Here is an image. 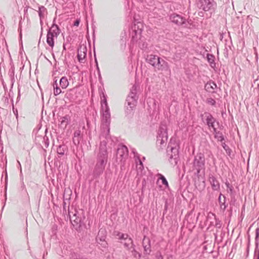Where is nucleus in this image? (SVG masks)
Instances as JSON below:
<instances>
[{"label": "nucleus", "mask_w": 259, "mask_h": 259, "mask_svg": "<svg viewBox=\"0 0 259 259\" xmlns=\"http://www.w3.org/2000/svg\"><path fill=\"white\" fill-rule=\"evenodd\" d=\"M107 142L105 140L101 141L99 152L97 156L96 163L93 171V179H97L103 174L108 160L107 150Z\"/></svg>", "instance_id": "f257e3e1"}, {"label": "nucleus", "mask_w": 259, "mask_h": 259, "mask_svg": "<svg viewBox=\"0 0 259 259\" xmlns=\"http://www.w3.org/2000/svg\"><path fill=\"white\" fill-rule=\"evenodd\" d=\"M102 113V133L100 136V139L102 141L105 140L107 143L109 139H110V124L111 122L110 113L109 108L107 104V100L105 99L103 103L102 104V108L103 110Z\"/></svg>", "instance_id": "f03ea898"}, {"label": "nucleus", "mask_w": 259, "mask_h": 259, "mask_svg": "<svg viewBox=\"0 0 259 259\" xmlns=\"http://www.w3.org/2000/svg\"><path fill=\"white\" fill-rule=\"evenodd\" d=\"M137 87L133 85L130 90V93L126 98L125 102V113L128 118H131L134 113V110L137 103Z\"/></svg>", "instance_id": "7ed1b4c3"}, {"label": "nucleus", "mask_w": 259, "mask_h": 259, "mask_svg": "<svg viewBox=\"0 0 259 259\" xmlns=\"http://www.w3.org/2000/svg\"><path fill=\"white\" fill-rule=\"evenodd\" d=\"M172 138L167 148V156L169 157V161L171 164L177 165L179 161V146L176 143H172Z\"/></svg>", "instance_id": "20e7f679"}, {"label": "nucleus", "mask_w": 259, "mask_h": 259, "mask_svg": "<svg viewBox=\"0 0 259 259\" xmlns=\"http://www.w3.org/2000/svg\"><path fill=\"white\" fill-rule=\"evenodd\" d=\"M168 139L167 128L165 124L161 123L158 130L156 145L160 149L165 147Z\"/></svg>", "instance_id": "39448f33"}, {"label": "nucleus", "mask_w": 259, "mask_h": 259, "mask_svg": "<svg viewBox=\"0 0 259 259\" xmlns=\"http://www.w3.org/2000/svg\"><path fill=\"white\" fill-rule=\"evenodd\" d=\"M196 170L195 174L201 175L204 171V157L201 154L197 155L195 157L193 161V169Z\"/></svg>", "instance_id": "423d86ee"}, {"label": "nucleus", "mask_w": 259, "mask_h": 259, "mask_svg": "<svg viewBox=\"0 0 259 259\" xmlns=\"http://www.w3.org/2000/svg\"><path fill=\"white\" fill-rule=\"evenodd\" d=\"M78 212L74 213L72 216V218H74V220L71 219V223L73 225L74 229L77 231H80L82 229L83 227H85V224L84 222L85 220V217L83 216L82 218L79 217Z\"/></svg>", "instance_id": "0eeeda50"}, {"label": "nucleus", "mask_w": 259, "mask_h": 259, "mask_svg": "<svg viewBox=\"0 0 259 259\" xmlns=\"http://www.w3.org/2000/svg\"><path fill=\"white\" fill-rule=\"evenodd\" d=\"M156 71L170 73L169 65L166 61L161 57L157 59L156 65L154 67Z\"/></svg>", "instance_id": "6e6552de"}, {"label": "nucleus", "mask_w": 259, "mask_h": 259, "mask_svg": "<svg viewBox=\"0 0 259 259\" xmlns=\"http://www.w3.org/2000/svg\"><path fill=\"white\" fill-rule=\"evenodd\" d=\"M170 21L177 25L181 26L186 24V19L185 17L177 13H173L169 16Z\"/></svg>", "instance_id": "1a4fd4ad"}, {"label": "nucleus", "mask_w": 259, "mask_h": 259, "mask_svg": "<svg viewBox=\"0 0 259 259\" xmlns=\"http://www.w3.org/2000/svg\"><path fill=\"white\" fill-rule=\"evenodd\" d=\"M128 153L127 148L125 145H120L117 149L116 158L121 161L127 157Z\"/></svg>", "instance_id": "9d476101"}, {"label": "nucleus", "mask_w": 259, "mask_h": 259, "mask_svg": "<svg viewBox=\"0 0 259 259\" xmlns=\"http://www.w3.org/2000/svg\"><path fill=\"white\" fill-rule=\"evenodd\" d=\"M142 30L139 29V26L135 25L132 28V32L130 33L132 35V40L133 42L137 41L138 39H140Z\"/></svg>", "instance_id": "9b49d317"}, {"label": "nucleus", "mask_w": 259, "mask_h": 259, "mask_svg": "<svg viewBox=\"0 0 259 259\" xmlns=\"http://www.w3.org/2000/svg\"><path fill=\"white\" fill-rule=\"evenodd\" d=\"M197 7L204 11H208L210 9V0H199L197 3Z\"/></svg>", "instance_id": "f8f14e48"}, {"label": "nucleus", "mask_w": 259, "mask_h": 259, "mask_svg": "<svg viewBox=\"0 0 259 259\" xmlns=\"http://www.w3.org/2000/svg\"><path fill=\"white\" fill-rule=\"evenodd\" d=\"M56 18H55L53 20V23L51 27L48 29V32H51L53 35H55V37L57 38L59 34L61 33V29L59 26L55 23Z\"/></svg>", "instance_id": "ddd939ff"}, {"label": "nucleus", "mask_w": 259, "mask_h": 259, "mask_svg": "<svg viewBox=\"0 0 259 259\" xmlns=\"http://www.w3.org/2000/svg\"><path fill=\"white\" fill-rule=\"evenodd\" d=\"M159 57H160L156 55H147L146 57V61L147 63L150 64L154 68L155 65H156L157 59H159Z\"/></svg>", "instance_id": "4468645a"}, {"label": "nucleus", "mask_w": 259, "mask_h": 259, "mask_svg": "<svg viewBox=\"0 0 259 259\" xmlns=\"http://www.w3.org/2000/svg\"><path fill=\"white\" fill-rule=\"evenodd\" d=\"M124 241H121V243H122L124 245V247L127 250H130L132 249L134 246L135 245L134 244L133 239L130 237H127L126 239L123 240Z\"/></svg>", "instance_id": "2eb2a0df"}, {"label": "nucleus", "mask_w": 259, "mask_h": 259, "mask_svg": "<svg viewBox=\"0 0 259 259\" xmlns=\"http://www.w3.org/2000/svg\"><path fill=\"white\" fill-rule=\"evenodd\" d=\"M107 236V232L105 229H101L99 230L98 235L96 238V242L100 241H104L106 240Z\"/></svg>", "instance_id": "dca6fc26"}, {"label": "nucleus", "mask_w": 259, "mask_h": 259, "mask_svg": "<svg viewBox=\"0 0 259 259\" xmlns=\"http://www.w3.org/2000/svg\"><path fill=\"white\" fill-rule=\"evenodd\" d=\"M82 138L81 131L80 130H76L74 133V137L73 138V142L76 146L79 145L80 141Z\"/></svg>", "instance_id": "f3484780"}, {"label": "nucleus", "mask_w": 259, "mask_h": 259, "mask_svg": "<svg viewBox=\"0 0 259 259\" xmlns=\"http://www.w3.org/2000/svg\"><path fill=\"white\" fill-rule=\"evenodd\" d=\"M81 47L80 49H78L77 50V58L80 63H83V61L86 56V51L87 49L85 47L83 48V54H81Z\"/></svg>", "instance_id": "a211bd4d"}, {"label": "nucleus", "mask_w": 259, "mask_h": 259, "mask_svg": "<svg viewBox=\"0 0 259 259\" xmlns=\"http://www.w3.org/2000/svg\"><path fill=\"white\" fill-rule=\"evenodd\" d=\"M55 37V35H53L52 33L47 32V42L48 45L53 48L54 46V38Z\"/></svg>", "instance_id": "6ab92c4d"}, {"label": "nucleus", "mask_w": 259, "mask_h": 259, "mask_svg": "<svg viewBox=\"0 0 259 259\" xmlns=\"http://www.w3.org/2000/svg\"><path fill=\"white\" fill-rule=\"evenodd\" d=\"M75 93L76 91L74 89H70L67 91L65 96L66 98L68 99L70 101H73L76 99V97L74 96Z\"/></svg>", "instance_id": "aec40b11"}, {"label": "nucleus", "mask_w": 259, "mask_h": 259, "mask_svg": "<svg viewBox=\"0 0 259 259\" xmlns=\"http://www.w3.org/2000/svg\"><path fill=\"white\" fill-rule=\"evenodd\" d=\"M38 15L40 19H43L47 14V10L44 6H40L38 8Z\"/></svg>", "instance_id": "412c9836"}, {"label": "nucleus", "mask_w": 259, "mask_h": 259, "mask_svg": "<svg viewBox=\"0 0 259 259\" xmlns=\"http://www.w3.org/2000/svg\"><path fill=\"white\" fill-rule=\"evenodd\" d=\"M67 150V147L65 145H59L57 149L58 154L63 156L64 155L66 151Z\"/></svg>", "instance_id": "4be33fe9"}, {"label": "nucleus", "mask_w": 259, "mask_h": 259, "mask_svg": "<svg viewBox=\"0 0 259 259\" xmlns=\"http://www.w3.org/2000/svg\"><path fill=\"white\" fill-rule=\"evenodd\" d=\"M69 85V82L65 76L62 77L60 80V85L63 89H66Z\"/></svg>", "instance_id": "5701e85b"}, {"label": "nucleus", "mask_w": 259, "mask_h": 259, "mask_svg": "<svg viewBox=\"0 0 259 259\" xmlns=\"http://www.w3.org/2000/svg\"><path fill=\"white\" fill-rule=\"evenodd\" d=\"M60 119V126L64 128L66 127L69 124V117L68 116H65L61 117Z\"/></svg>", "instance_id": "b1692460"}, {"label": "nucleus", "mask_w": 259, "mask_h": 259, "mask_svg": "<svg viewBox=\"0 0 259 259\" xmlns=\"http://www.w3.org/2000/svg\"><path fill=\"white\" fill-rule=\"evenodd\" d=\"M210 115H209L208 113H205L204 114L202 115V119L203 121L204 122H205V121H206V122L207 123V125L208 126V127H210Z\"/></svg>", "instance_id": "393cba45"}, {"label": "nucleus", "mask_w": 259, "mask_h": 259, "mask_svg": "<svg viewBox=\"0 0 259 259\" xmlns=\"http://www.w3.org/2000/svg\"><path fill=\"white\" fill-rule=\"evenodd\" d=\"M114 234L118 237V239L119 240L126 239V238L128 237V235L127 234H123L118 231H115L114 232Z\"/></svg>", "instance_id": "a878e982"}, {"label": "nucleus", "mask_w": 259, "mask_h": 259, "mask_svg": "<svg viewBox=\"0 0 259 259\" xmlns=\"http://www.w3.org/2000/svg\"><path fill=\"white\" fill-rule=\"evenodd\" d=\"M54 94L55 96H58L61 93V90L58 86V84L57 83V80L54 81Z\"/></svg>", "instance_id": "bb28decb"}, {"label": "nucleus", "mask_w": 259, "mask_h": 259, "mask_svg": "<svg viewBox=\"0 0 259 259\" xmlns=\"http://www.w3.org/2000/svg\"><path fill=\"white\" fill-rule=\"evenodd\" d=\"M158 176L159 177L158 180L157 181V182H158L159 180H161L162 184L163 185H164V186H165L166 187H168V182H167L166 178L161 174H159Z\"/></svg>", "instance_id": "cd10ccee"}, {"label": "nucleus", "mask_w": 259, "mask_h": 259, "mask_svg": "<svg viewBox=\"0 0 259 259\" xmlns=\"http://www.w3.org/2000/svg\"><path fill=\"white\" fill-rule=\"evenodd\" d=\"M135 246H134L130 251H131L132 255L136 258H140L141 257V254L136 250Z\"/></svg>", "instance_id": "c85d7f7f"}, {"label": "nucleus", "mask_w": 259, "mask_h": 259, "mask_svg": "<svg viewBox=\"0 0 259 259\" xmlns=\"http://www.w3.org/2000/svg\"><path fill=\"white\" fill-rule=\"evenodd\" d=\"M97 243L99 245V247H102L103 248H106L108 247V243L106 240H105L104 241H100L97 242Z\"/></svg>", "instance_id": "c756f323"}, {"label": "nucleus", "mask_w": 259, "mask_h": 259, "mask_svg": "<svg viewBox=\"0 0 259 259\" xmlns=\"http://www.w3.org/2000/svg\"><path fill=\"white\" fill-rule=\"evenodd\" d=\"M144 248V253L146 254H150L151 249V245H144L143 246Z\"/></svg>", "instance_id": "7c9ffc66"}, {"label": "nucleus", "mask_w": 259, "mask_h": 259, "mask_svg": "<svg viewBox=\"0 0 259 259\" xmlns=\"http://www.w3.org/2000/svg\"><path fill=\"white\" fill-rule=\"evenodd\" d=\"M150 242V239L145 236L143 239L142 245L143 246L151 245Z\"/></svg>", "instance_id": "2f4dec72"}, {"label": "nucleus", "mask_w": 259, "mask_h": 259, "mask_svg": "<svg viewBox=\"0 0 259 259\" xmlns=\"http://www.w3.org/2000/svg\"><path fill=\"white\" fill-rule=\"evenodd\" d=\"M133 152L135 154V157H137V159L138 160V161H137V163H138V162L139 163V164L140 165V167H139V168H143V163L139 157V155H138V153H135V151H133Z\"/></svg>", "instance_id": "473e14b6"}, {"label": "nucleus", "mask_w": 259, "mask_h": 259, "mask_svg": "<svg viewBox=\"0 0 259 259\" xmlns=\"http://www.w3.org/2000/svg\"><path fill=\"white\" fill-rule=\"evenodd\" d=\"M43 142L44 143L45 147L47 148L49 145V140L47 136H45L43 137Z\"/></svg>", "instance_id": "72a5a7b5"}, {"label": "nucleus", "mask_w": 259, "mask_h": 259, "mask_svg": "<svg viewBox=\"0 0 259 259\" xmlns=\"http://www.w3.org/2000/svg\"><path fill=\"white\" fill-rule=\"evenodd\" d=\"M219 202L221 204V207L224 205L225 202V197L224 195H220L219 198Z\"/></svg>", "instance_id": "f704fd0d"}, {"label": "nucleus", "mask_w": 259, "mask_h": 259, "mask_svg": "<svg viewBox=\"0 0 259 259\" xmlns=\"http://www.w3.org/2000/svg\"><path fill=\"white\" fill-rule=\"evenodd\" d=\"M168 206V200L167 199H165V204H164V209L163 211V215L166 212Z\"/></svg>", "instance_id": "c9c22d12"}, {"label": "nucleus", "mask_w": 259, "mask_h": 259, "mask_svg": "<svg viewBox=\"0 0 259 259\" xmlns=\"http://www.w3.org/2000/svg\"><path fill=\"white\" fill-rule=\"evenodd\" d=\"M94 57H95V62H96V64L97 69V71H98V75H99V76H100V71L99 67L98 66V62H97V58H96L95 53H94Z\"/></svg>", "instance_id": "e433bc0d"}, {"label": "nucleus", "mask_w": 259, "mask_h": 259, "mask_svg": "<svg viewBox=\"0 0 259 259\" xmlns=\"http://www.w3.org/2000/svg\"><path fill=\"white\" fill-rule=\"evenodd\" d=\"M156 259H163V256L160 252H157L156 255Z\"/></svg>", "instance_id": "4c0bfd02"}, {"label": "nucleus", "mask_w": 259, "mask_h": 259, "mask_svg": "<svg viewBox=\"0 0 259 259\" xmlns=\"http://www.w3.org/2000/svg\"><path fill=\"white\" fill-rule=\"evenodd\" d=\"M71 40V37L70 36H68L66 37V42L65 43H66L67 45L69 44Z\"/></svg>", "instance_id": "58836bf2"}, {"label": "nucleus", "mask_w": 259, "mask_h": 259, "mask_svg": "<svg viewBox=\"0 0 259 259\" xmlns=\"http://www.w3.org/2000/svg\"><path fill=\"white\" fill-rule=\"evenodd\" d=\"M210 88V83L209 82H207V83L205 85V89L208 91V90Z\"/></svg>", "instance_id": "ea45409f"}, {"label": "nucleus", "mask_w": 259, "mask_h": 259, "mask_svg": "<svg viewBox=\"0 0 259 259\" xmlns=\"http://www.w3.org/2000/svg\"><path fill=\"white\" fill-rule=\"evenodd\" d=\"M13 112H14V114L15 115L16 118H18V113L17 109H15L14 107H13Z\"/></svg>", "instance_id": "a19ab883"}, {"label": "nucleus", "mask_w": 259, "mask_h": 259, "mask_svg": "<svg viewBox=\"0 0 259 259\" xmlns=\"http://www.w3.org/2000/svg\"><path fill=\"white\" fill-rule=\"evenodd\" d=\"M191 20H186V24H183V25H184V27H188V24H190L191 25Z\"/></svg>", "instance_id": "79ce46f5"}, {"label": "nucleus", "mask_w": 259, "mask_h": 259, "mask_svg": "<svg viewBox=\"0 0 259 259\" xmlns=\"http://www.w3.org/2000/svg\"><path fill=\"white\" fill-rule=\"evenodd\" d=\"M79 23H80V20L79 19H76L74 21L73 25L74 26H78L79 25Z\"/></svg>", "instance_id": "37998d69"}, {"label": "nucleus", "mask_w": 259, "mask_h": 259, "mask_svg": "<svg viewBox=\"0 0 259 259\" xmlns=\"http://www.w3.org/2000/svg\"><path fill=\"white\" fill-rule=\"evenodd\" d=\"M40 24L41 26H42V25H43L42 19H40ZM42 34V27H41V34H40V36H41Z\"/></svg>", "instance_id": "c03bdc74"}, {"label": "nucleus", "mask_w": 259, "mask_h": 259, "mask_svg": "<svg viewBox=\"0 0 259 259\" xmlns=\"http://www.w3.org/2000/svg\"><path fill=\"white\" fill-rule=\"evenodd\" d=\"M210 55L208 53L207 54V61L209 63H210Z\"/></svg>", "instance_id": "a18cd8bd"}, {"label": "nucleus", "mask_w": 259, "mask_h": 259, "mask_svg": "<svg viewBox=\"0 0 259 259\" xmlns=\"http://www.w3.org/2000/svg\"><path fill=\"white\" fill-rule=\"evenodd\" d=\"M66 46H67L66 43H63V51L66 50Z\"/></svg>", "instance_id": "49530a36"}, {"label": "nucleus", "mask_w": 259, "mask_h": 259, "mask_svg": "<svg viewBox=\"0 0 259 259\" xmlns=\"http://www.w3.org/2000/svg\"><path fill=\"white\" fill-rule=\"evenodd\" d=\"M146 184V181L145 179L143 180V181H142V185L143 186H144V185Z\"/></svg>", "instance_id": "de8ad7c7"}, {"label": "nucleus", "mask_w": 259, "mask_h": 259, "mask_svg": "<svg viewBox=\"0 0 259 259\" xmlns=\"http://www.w3.org/2000/svg\"><path fill=\"white\" fill-rule=\"evenodd\" d=\"M65 207H66V203L65 202H64V203H63V209L64 210L66 209Z\"/></svg>", "instance_id": "09e8293b"}, {"label": "nucleus", "mask_w": 259, "mask_h": 259, "mask_svg": "<svg viewBox=\"0 0 259 259\" xmlns=\"http://www.w3.org/2000/svg\"><path fill=\"white\" fill-rule=\"evenodd\" d=\"M207 102L209 103H210V98L207 99Z\"/></svg>", "instance_id": "8fccbe9b"}, {"label": "nucleus", "mask_w": 259, "mask_h": 259, "mask_svg": "<svg viewBox=\"0 0 259 259\" xmlns=\"http://www.w3.org/2000/svg\"><path fill=\"white\" fill-rule=\"evenodd\" d=\"M12 73H13V75H14V68H12Z\"/></svg>", "instance_id": "3c124183"}, {"label": "nucleus", "mask_w": 259, "mask_h": 259, "mask_svg": "<svg viewBox=\"0 0 259 259\" xmlns=\"http://www.w3.org/2000/svg\"><path fill=\"white\" fill-rule=\"evenodd\" d=\"M214 187H215V189H217V187H218V185H215L214 184Z\"/></svg>", "instance_id": "603ef678"}, {"label": "nucleus", "mask_w": 259, "mask_h": 259, "mask_svg": "<svg viewBox=\"0 0 259 259\" xmlns=\"http://www.w3.org/2000/svg\"><path fill=\"white\" fill-rule=\"evenodd\" d=\"M70 220L71 221V219H72L73 220H74V218H72V217L69 216Z\"/></svg>", "instance_id": "864d4df0"}, {"label": "nucleus", "mask_w": 259, "mask_h": 259, "mask_svg": "<svg viewBox=\"0 0 259 259\" xmlns=\"http://www.w3.org/2000/svg\"><path fill=\"white\" fill-rule=\"evenodd\" d=\"M104 98H105V96H104ZM105 99H106V98H105L104 100H105ZM104 101V100H103V102H102V103H101V104L103 103Z\"/></svg>", "instance_id": "5fc2aeb1"}, {"label": "nucleus", "mask_w": 259, "mask_h": 259, "mask_svg": "<svg viewBox=\"0 0 259 259\" xmlns=\"http://www.w3.org/2000/svg\"><path fill=\"white\" fill-rule=\"evenodd\" d=\"M204 249H206V246H204Z\"/></svg>", "instance_id": "6e6d98bb"}, {"label": "nucleus", "mask_w": 259, "mask_h": 259, "mask_svg": "<svg viewBox=\"0 0 259 259\" xmlns=\"http://www.w3.org/2000/svg\"><path fill=\"white\" fill-rule=\"evenodd\" d=\"M20 94L19 93L18 97V98H18L19 97H20Z\"/></svg>", "instance_id": "4d7b16f0"}, {"label": "nucleus", "mask_w": 259, "mask_h": 259, "mask_svg": "<svg viewBox=\"0 0 259 259\" xmlns=\"http://www.w3.org/2000/svg\"><path fill=\"white\" fill-rule=\"evenodd\" d=\"M19 164L20 165V162L18 161Z\"/></svg>", "instance_id": "13d9d810"}, {"label": "nucleus", "mask_w": 259, "mask_h": 259, "mask_svg": "<svg viewBox=\"0 0 259 259\" xmlns=\"http://www.w3.org/2000/svg\"><path fill=\"white\" fill-rule=\"evenodd\" d=\"M101 75H100V76H99V78H101Z\"/></svg>", "instance_id": "bf43d9fd"}]
</instances>
